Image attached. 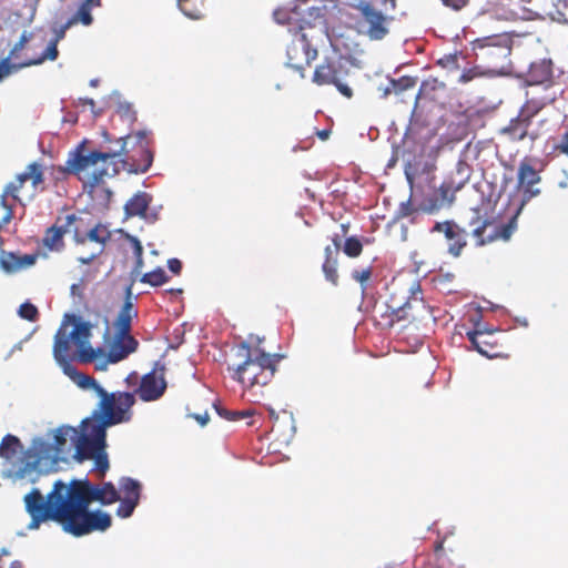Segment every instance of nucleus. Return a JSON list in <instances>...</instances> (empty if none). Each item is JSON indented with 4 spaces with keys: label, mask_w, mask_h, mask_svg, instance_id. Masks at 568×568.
Listing matches in <instances>:
<instances>
[{
    "label": "nucleus",
    "mask_w": 568,
    "mask_h": 568,
    "mask_svg": "<svg viewBox=\"0 0 568 568\" xmlns=\"http://www.w3.org/2000/svg\"><path fill=\"white\" fill-rule=\"evenodd\" d=\"M119 499V490L111 481L94 485L85 478L72 479L67 485L57 480L45 497L38 488L23 497L26 511L31 518L28 529L37 530L42 524L54 521L75 537L105 531L111 527V516L101 510L91 511L89 506L93 501L111 505Z\"/></svg>",
    "instance_id": "1"
},
{
    "label": "nucleus",
    "mask_w": 568,
    "mask_h": 568,
    "mask_svg": "<svg viewBox=\"0 0 568 568\" xmlns=\"http://www.w3.org/2000/svg\"><path fill=\"white\" fill-rule=\"evenodd\" d=\"M130 135L120 138L116 150L104 152L92 151L84 153L85 142H81L74 150L69 152L64 166L58 171L62 175H75L84 186L94 189L103 182L105 176H114L121 171L129 173H145L153 162V154L144 144V132H138V145L135 153L131 154L128 149Z\"/></svg>",
    "instance_id": "2"
},
{
    "label": "nucleus",
    "mask_w": 568,
    "mask_h": 568,
    "mask_svg": "<svg viewBox=\"0 0 568 568\" xmlns=\"http://www.w3.org/2000/svg\"><path fill=\"white\" fill-rule=\"evenodd\" d=\"M93 325L74 314H65L61 326L54 335L53 356L63 366L64 372L81 388L88 389L94 385L95 379L87 374L77 372L69 361L72 346L77 349V357L81 363H92L103 352L93 348L90 344Z\"/></svg>",
    "instance_id": "3"
},
{
    "label": "nucleus",
    "mask_w": 568,
    "mask_h": 568,
    "mask_svg": "<svg viewBox=\"0 0 568 568\" xmlns=\"http://www.w3.org/2000/svg\"><path fill=\"white\" fill-rule=\"evenodd\" d=\"M263 341L264 338L256 337L254 343L251 335L248 341L239 343L235 357L240 362L229 367L232 379L240 383L254 400L263 395L262 388L271 383L282 359L278 354L266 353L260 346Z\"/></svg>",
    "instance_id": "4"
},
{
    "label": "nucleus",
    "mask_w": 568,
    "mask_h": 568,
    "mask_svg": "<svg viewBox=\"0 0 568 568\" xmlns=\"http://www.w3.org/2000/svg\"><path fill=\"white\" fill-rule=\"evenodd\" d=\"M539 173L526 161H523L518 168V187L523 190V201L515 214L507 221L497 223L493 220H484L476 226L471 234L476 240L477 246H484L496 241L507 242L517 231V219L524 205L532 197L540 194L536 184L540 182Z\"/></svg>",
    "instance_id": "5"
},
{
    "label": "nucleus",
    "mask_w": 568,
    "mask_h": 568,
    "mask_svg": "<svg viewBox=\"0 0 568 568\" xmlns=\"http://www.w3.org/2000/svg\"><path fill=\"white\" fill-rule=\"evenodd\" d=\"M112 425L102 419L85 418L81 423V430L77 429V437L73 439L74 459L79 463L92 459L99 478H103L110 467L105 438L106 427Z\"/></svg>",
    "instance_id": "6"
},
{
    "label": "nucleus",
    "mask_w": 568,
    "mask_h": 568,
    "mask_svg": "<svg viewBox=\"0 0 568 568\" xmlns=\"http://www.w3.org/2000/svg\"><path fill=\"white\" fill-rule=\"evenodd\" d=\"M513 43L511 36L503 32L477 38L470 45L476 59L486 62L493 74H496L508 65Z\"/></svg>",
    "instance_id": "7"
},
{
    "label": "nucleus",
    "mask_w": 568,
    "mask_h": 568,
    "mask_svg": "<svg viewBox=\"0 0 568 568\" xmlns=\"http://www.w3.org/2000/svg\"><path fill=\"white\" fill-rule=\"evenodd\" d=\"M91 389L101 400L99 410H94L90 418L102 419L109 424H120L131 419V408L135 404L134 394L130 392L108 393L97 381Z\"/></svg>",
    "instance_id": "8"
},
{
    "label": "nucleus",
    "mask_w": 568,
    "mask_h": 568,
    "mask_svg": "<svg viewBox=\"0 0 568 568\" xmlns=\"http://www.w3.org/2000/svg\"><path fill=\"white\" fill-rule=\"evenodd\" d=\"M410 295L405 303L400 304L394 297L386 303V310L381 314V323L386 327H392L400 321H415L428 313L424 302L423 291L418 282H413L409 287Z\"/></svg>",
    "instance_id": "9"
},
{
    "label": "nucleus",
    "mask_w": 568,
    "mask_h": 568,
    "mask_svg": "<svg viewBox=\"0 0 568 568\" xmlns=\"http://www.w3.org/2000/svg\"><path fill=\"white\" fill-rule=\"evenodd\" d=\"M359 14L357 21L358 32L366 36L372 41H379L389 33V24L393 17L377 10L375 6L367 0H359L355 6Z\"/></svg>",
    "instance_id": "10"
},
{
    "label": "nucleus",
    "mask_w": 568,
    "mask_h": 568,
    "mask_svg": "<svg viewBox=\"0 0 568 568\" xmlns=\"http://www.w3.org/2000/svg\"><path fill=\"white\" fill-rule=\"evenodd\" d=\"M349 70L345 68L339 59H325L316 67L313 74V82L317 85H334L346 99L354 95L353 89L345 82Z\"/></svg>",
    "instance_id": "11"
},
{
    "label": "nucleus",
    "mask_w": 568,
    "mask_h": 568,
    "mask_svg": "<svg viewBox=\"0 0 568 568\" xmlns=\"http://www.w3.org/2000/svg\"><path fill=\"white\" fill-rule=\"evenodd\" d=\"M430 233H442L447 243V253L458 258L468 244V233L454 220L436 222L430 229Z\"/></svg>",
    "instance_id": "12"
},
{
    "label": "nucleus",
    "mask_w": 568,
    "mask_h": 568,
    "mask_svg": "<svg viewBox=\"0 0 568 568\" xmlns=\"http://www.w3.org/2000/svg\"><path fill=\"white\" fill-rule=\"evenodd\" d=\"M483 11L495 19L506 21L526 19L528 14L523 0H486Z\"/></svg>",
    "instance_id": "13"
},
{
    "label": "nucleus",
    "mask_w": 568,
    "mask_h": 568,
    "mask_svg": "<svg viewBox=\"0 0 568 568\" xmlns=\"http://www.w3.org/2000/svg\"><path fill=\"white\" fill-rule=\"evenodd\" d=\"M471 172V166L465 160H459L456 163L455 170L438 189L442 199L449 204L453 203L455 194L469 182Z\"/></svg>",
    "instance_id": "14"
},
{
    "label": "nucleus",
    "mask_w": 568,
    "mask_h": 568,
    "mask_svg": "<svg viewBox=\"0 0 568 568\" xmlns=\"http://www.w3.org/2000/svg\"><path fill=\"white\" fill-rule=\"evenodd\" d=\"M166 389V381L163 369H152L144 374L139 383V386L132 394H136L143 402H154L160 399Z\"/></svg>",
    "instance_id": "15"
},
{
    "label": "nucleus",
    "mask_w": 568,
    "mask_h": 568,
    "mask_svg": "<svg viewBox=\"0 0 568 568\" xmlns=\"http://www.w3.org/2000/svg\"><path fill=\"white\" fill-rule=\"evenodd\" d=\"M497 333H500V331L475 329L467 332V338L479 354L488 358H495L503 354V345L496 336Z\"/></svg>",
    "instance_id": "16"
},
{
    "label": "nucleus",
    "mask_w": 568,
    "mask_h": 568,
    "mask_svg": "<svg viewBox=\"0 0 568 568\" xmlns=\"http://www.w3.org/2000/svg\"><path fill=\"white\" fill-rule=\"evenodd\" d=\"M316 57L317 50L311 47L304 33L298 34L287 49V64L300 72L305 69V65H310Z\"/></svg>",
    "instance_id": "17"
},
{
    "label": "nucleus",
    "mask_w": 568,
    "mask_h": 568,
    "mask_svg": "<svg viewBox=\"0 0 568 568\" xmlns=\"http://www.w3.org/2000/svg\"><path fill=\"white\" fill-rule=\"evenodd\" d=\"M139 342L131 334L114 333L109 345L108 362L115 364L138 349Z\"/></svg>",
    "instance_id": "18"
},
{
    "label": "nucleus",
    "mask_w": 568,
    "mask_h": 568,
    "mask_svg": "<svg viewBox=\"0 0 568 568\" xmlns=\"http://www.w3.org/2000/svg\"><path fill=\"white\" fill-rule=\"evenodd\" d=\"M138 316V310L132 302V288L128 286L125 290V300L114 320V333L131 334L132 320Z\"/></svg>",
    "instance_id": "19"
},
{
    "label": "nucleus",
    "mask_w": 568,
    "mask_h": 568,
    "mask_svg": "<svg viewBox=\"0 0 568 568\" xmlns=\"http://www.w3.org/2000/svg\"><path fill=\"white\" fill-rule=\"evenodd\" d=\"M111 240V232L106 225L98 222L91 224L88 230H75L74 231V243L84 244L85 242H94L100 245L99 248L104 251V246Z\"/></svg>",
    "instance_id": "20"
},
{
    "label": "nucleus",
    "mask_w": 568,
    "mask_h": 568,
    "mask_svg": "<svg viewBox=\"0 0 568 568\" xmlns=\"http://www.w3.org/2000/svg\"><path fill=\"white\" fill-rule=\"evenodd\" d=\"M38 253L20 254L14 252L3 253L0 258L1 267L9 273H16L36 264Z\"/></svg>",
    "instance_id": "21"
},
{
    "label": "nucleus",
    "mask_w": 568,
    "mask_h": 568,
    "mask_svg": "<svg viewBox=\"0 0 568 568\" xmlns=\"http://www.w3.org/2000/svg\"><path fill=\"white\" fill-rule=\"evenodd\" d=\"M554 77L551 60L541 59L530 64L527 72V82L530 85L550 83Z\"/></svg>",
    "instance_id": "22"
},
{
    "label": "nucleus",
    "mask_w": 568,
    "mask_h": 568,
    "mask_svg": "<svg viewBox=\"0 0 568 568\" xmlns=\"http://www.w3.org/2000/svg\"><path fill=\"white\" fill-rule=\"evenodd\" d=\"M71 27L72 26H69V20H68L63 26H61L59 29L54 30V38L52 40H50L47 49L41 54L32 57L33 58L32 63H37L39 65V64H42L43 62H45L47 60H50V61L57 60V58L59 55L58 43L65 37L67 30Z\"/></svg>",
    "instance_id": "23"
},
{
    "label": "nucleus",
    "mask_w": 568,
    "mask_h": 568,
    "mask_svg": "<svg viewBox=\"0 0 568 568\" xmlns=\"http://www.w3.org/2000/svg\"><path fill=\"white\" fill-rule=\"evenodd\" d=\"M67 233H69V229L64 224L52 225L45 231L42 243L50 251L61 252L65 246L63 236Z\"/></svg>",
    "instance_id": "24"
},
{
    "label": "nucleus",
    "mask_w": 568,
    "mask_h": 568,
    "mask_svg": "<svg viewBox=\"0 0 568 568\" xmlns=\"http://www.w3.org/2000/svg\"><path fill=\"white\" fill-rule=\"evenodd\" d=\"M151 196L145 192H138L124 205L126 217L144 216L151 202Z\"/></svg>",
    "instance_id": "25"
},
{
    "label": "nucleus",
    "mask_w": 568,
    "mask_h": 568,
    "mask_svg": "<svg viewBox=\"0 0 568 568\" xmlns=\"http://www.w3.org/2000/svg\"><path fill=\"white\" fill-rule=\"evenodd\" d=\"M531 121L518 113L517 118L513 119L509 124L504 129V132L509 134L515 140H524L528 135V128Z\"/></svg>",
    "instance_id": "26"
},
{
    "label": "nucleus",
    "mask_w": 568,
    "mask_h": 568,
    "mask_svg": "<svg viewBox=\"0 0 568 568\" xmlns=\"http://www.w3.org/2000/svg\"><path fill=\"white\" fill-rule=\"evenodd\" d=\"M74 437H77V428L72 426H61L55 430L54 434V448L57 454H63L67 449L68 439L73 442Z\"/></svg>",
    "instance_id": "27"
},
{
    "label": "nucleus",
    "mask_w": 568,
    "mask_h": 568,
    "mask_svg": "<svg viewBox=\"0 0 568 568\" xmlns=\"http://www.w3.org/2000/svg\"><path fill=\"white\" fill-rule=\"evenodd\" d=\"M10 61H11L10 58H8V57L0 61V82L6 77H8L9 74H11L14 71H18V70H21L24 68H29L32 65H38L37 63H31V62H33L32 57L31 58L26 57L23 60H21L19 62L10 63Z\"/></svg>",
    "instance_id": "28"
},
{
    "label": "nucleus",
    "mask_w": 568,
    "mask_h": 568,
    "mask_svg": "<svg viewBox=\"0 0 568 568\" xmlns=\"http://www.w3.org/2000/svg\"><path fill=\"white\" fill-rule=\"evenodd\" d=\"M20 448H22L20 439L17 436L8 434L2 438L0 444V457L10 459L18 454Z\"/></svg>",
    "instance_id": "29"
},
{
    "label": "nucleus",
    "mask_w": 568,
    "mask_h": 568,
    "mask_svg": "<svg viewBox=\"0 0 568 568\" xmlns=\"http://www.w3.org/2000/svg\"><path fill=\"white\" fill-rule=\"evenodd\" d=\"M120 490L124 498L140 500L141 485L138 480L130 477H123L120 480Z\"/></svg>",
    "instance_id": "30"
},
{
    "label": "nucleus",
    "mask_w": 568,
    "mask_h": 568,
    "mask_svg": "<svg viewBox=\"0 0 568 568\" xmlns=\"http://www.w3.org/2000/svg\"><path fill=\"white\" fill-rule=\"evenodd\" d=\"M33 39V32L23 31L19 38V40L14 43V45L9 51L8 58L12 61L20 60L22 58V51L27 49L28 43Z\"/></svg>",
    "instance_id": "31"
},
{
    "label": "nucleus",
    "mask_w": 568,
    "mask_h": 568,
    "mask_svg": "<svg viewBox=\"0 0 568 568\" xmlns=\"http://www.w3.org/2000/svg\"><path fill=\"white\" fill-rule=\"evenodd\" d=\"M493 75L489 69H483L480 65L464 69L458 78V83L466 84L475 79Z\"/></svg>",
    "instance_id": "32"
},
{
    "label": "nucleus",
    "mask_w": 568,
    "mask_h": 568,
    "mask_svg": "<svg viewBox=\"0 0 568 568\" xmlns=\"http://www.w3.org/2000/svg\"><path fill=\"white\" fill-rule=\"evenodd\" d=\"M65 227L74 235L75 230H88L91 222L83 214H69L65 216Z\"/></svg>",
    "instance_id": "33"
},
{
    "label": "nucleus",
    "mask_w": 568,
    "mask_h": 568,
    "mask_svg": "<svg viewBox=\"0 0 568 568\" xmlns=\"http://www.w3.org/2000/svg\"><path fill=\"white\" fill-rule=\"evenodd\" d=\"M91 8L88 4L81 3L78 11L69 19V26H74L77 23H82L83 26H90L93 22V17L91 14Z\"/></svg>",
    "instance_id": "34"
},
{
    "label": "nucleus",
    "mask_w": 568,
    "mask_h": 568,
    "mask_svg": "<svg viewBox=\"0 0 568 568\" xmlns=\"http://www.w3.org/2000/svg\"><path fill=\"white\" fill-rule=\"evenodd\" d=\"M140 281L151 286H160L169 281V276L163 268L158 267L152 272L143 274Z\"/></svg>",
    "instance_id": "35"
},
{
    "label": "nucleus",
    "mask_w": 568,
    "mask_h": 568,
    "mask_svg": "<svg viewBox=\"0 0 568 568\" xmlns=\"http://www.w3.org/2000/svg\"><path fill=\"white\" fill-rule=\"evenodd\" d=\"M338 258L337 260H324L322 264V271L324 273L325 280L329 282L332 285L337 286L338 285Z\"/></svg>",
    "instance_id": "36"
},
{
    "label": "nucleus",
    "mask_w": 568,
    "mask_h": 568,
    "mask_svg": "<svg viewBox=\"0 0 568 568\" xmlns=\"http://www.w3.org/2000/svg\"><path fill=\"white\" fill-rule=\"evenodd\" d=\"M545 105L546 103L541 100L530 99L525 102L519 113L531 121L532 118L536 116L545 108Z\"/></svg>",
    "instance_id": "37"
},
{
    "label": "nucleus",
    "mask_w": 568,
    "mask_h": 568,
    "mask_svg": "<svg viewBox=\"0 0 568 568\" xmlns=\"http://www.w3.org/2000/svg\"><path fill=\"white\" fill-rule=\"evenodd\" d=\"M462 57V52H454L444 54L442 58L437 60V65L442 67L443 69L454 72L460 69L459 64V58Z\"/></svg>",
    "instance_id": "38"
},
{
    "label": "nucleus",
    "mask_w": 568,
    "mask_h": 568,
    "mask_svg": "<svg viewBox=\"0 0 568 568\" xmlns=\"http://www.w3.org/2000/svg\"><path fill=\"white\" fill-rule=\"evenodd\" d=\"M343 252L351 258L358 257L363 252V243L356 236L346 237Z\"/></svg>",
    "instance_id": "39"
},
{
    "label": "nucleus",
    "mask_w": 568,
    "mask_h": 568,
    "mask_svg": "<svg viewBox=\"0 0 568 568\" xmlns=\"http://www.w3.org/2000/svg\"><path fill=\"white\" fill-rule=\"evenodd\" d=\"M444 202L445 201L442 197L438 199L437 196H428V197L423 199L418 203V206H419L420 212L427 213V214H434V213H437L442 209Z\"/></svg>",
    "instance_id": "40"
},
{
    "label": "nucleus",
    "mask_w": 568,
    "mask_h": 568,
    "mask_svg": "<svg viewBox=\"0 0 568 568\" xmlns=\"http://www.w3.org/2000/svg\"><path fill=\"white\" fill-rule=\"evenodd\" d=\"M118 501H120V505L116 508V515L121 518H129L139 504L138 499H130L121 496Z\"/></svg>",
    "instance_id": "41"
},
{
    "label": "nucleus",
    "mask_w": 568,
    "mask_h": 568,
    "mask_svg": "<svg viewBox=\"0 0 568 568\" xmlns=\"http://www.w3.org/2000/svg\"><path fill=\"white\" fill-rule=\"evenodd\" d=\"M217 414L227 420H241L253 415L252 410H229L223 407H216Z\"/></svg>",
    "instance_id": "42"
},
{
    "label": "nucleus",
    "mask_w": 568,
    "mask_h": 568,
    "mask_svg": "<svg viewBox=\"0 0 568 568\" xmlns=\"http://www.w3.org/2000/svg\"><path fill=\"white\" fill-rule=\"evenodd\" d=\"M18 313L22 318L28 320L30 322H34L39 317L38 308L29 302L21 304Z\"/></svg>",
    "instance_id": "43"
},
{
    "label": "nucleus",
    "mask_w": 568,
    "mask_h": 568,
    "mask_svg": "<svg viewBox=\"0 0 568 568\" xmlns=\"http://www.w3.org/2000/svg\"><path fill=\"white\" fill-rule=\"evenodd\" d=\"M372 274H373L372 266H367L363 270H354L352 272V278L354 281L358 282L362 285L363 290H365V285L372 277Z\"/></svg>",
    "instance_id": "44"
},
{
    "label": "nucleus",
    "mask_w": 568,
    "mask_h": 568,
    "mask_svg": "<svg viewBox=\"0 0 568 568\" xmlns=\"http://www.w3.org/2000/svg\"><path fill=\"white\" fill-rule=\"evenodd\" d=\"M126 240L130 242L133 251V255L136 258V264L140 266L142 264V255H143V246L138 237L126 234Z\"/></svg>",
    "instance_id": "45"
},
{
    "label": "nucleus",
    "mask_w": 568,
    "mask_h": 568,
    "mask_svg": "<svg viewBox=\"0 0 568 568\" xmlns=\"http://www.w3.org/2000/svg\"><path fill=\"white\" fill-rule=\"evenodd\" d=\"M437 88H444V83L437 79H428L422 82L419 88V94H426L429 91H435Z\"/></svg>",
    "instance_id": "46"
},
{
    "label": "nucleus",
    "mask_w": 568,
    "mask_h": 568,
    "mask_svg": "<svg viewBox=\"0 0 568 568\" xmlns=\"http://www.w3.org/2000/svg\"><path fill=\"white\" fill-rule=\"evenodd\" d=\"M420 212L419 206H415L410 201H407L406 203H402L399 207V215L402 217H407L414 214H417Z\"/></svg>",
    "instance_id": "47"
},
{
    "label": "nucleus",
    "mask_w": 568,
    "mask_h": 568,
    "mask_svg": "<svg viewBox=\"0 0 568 568\" xmlns=\"http://www.w3.org/2000/svg\"><path fill=\"white\" fill-rule=\"evenodd\" d=\"M415 84H416V80L414 78H410V77H402L398 81L394 82V85L399 91H405V90H408L410 88H414Z\"/></svg>",
    "instance_id": "48"
},
{
    "label": "nucleus",
    "mask_w": 568,
    "mask_h": 568,
    "mask_svg": "<svg viewBox=\"0 0 568 568\" xmlns=\"http://www.w3.org/2000/svg\"><path fill=\"white\" fill-rule=\"evenodd\" d=\"M469 0H442V2L448 7V8H452L453 10H460L463 9L465 6H467Z\"/></svg>",
    "instance_id": "49"
},
{
    "label": "nucleus",
    "mask_w": 568,
    "mask_h": 568,
    "mask_svg": "<svg viewBox=\"0 0 568 568\" xmlns=\"http://www.w3.org/2000/svg\"><path fill=\"white\" fill-rule=\"evenodd\" d=\"M102 248H99L97 252L91 253L88 256H79L77 261L82 265H89L91 264L98 256L102 254Z\"/></svg>",
    "instance_id": "50"
},
{
    "label": "nucleus",
    "mask_w": 568,
    "mask_h": 568,
    "mask_svg": "<svg viewBox=\"0 0 568 568\" xmlns=\"http://www.w3.org/2000/svg\"><path fill=\"white\" fill-rule=\"evenodd\" d=\"M555 149L568 156V130L562 134L560 142L555 146Z\"/></svg>",
    "instance_id": "51"
},
{
    "label": "nucleus",
    "mask_w": 568,
    "mask_h": 568,
    "mask_svg": "<svg viewBox=\"0 0 568 568\" xmlns=\"http://www.w3.org/2000/svg\"><path fill=\"white\" fill-rule=\"evenodd\" d=\"M168 267H169V270H170L172 273H174V274L179 275V274L181 273V270H182V263H181V261H180V260H178V258H170V260L168 261Z\"/></svg>",
    "instance_id": "52"
},
{
    "label": "nucleus",
    "mask_w": 568,
    "mask_h": 568,
    "mask_svg": "<svg viewBox=\"0 0 568 568\" xmlns=\"http://www.w3.org/2000/svg\"><path fill=\"white\" fill-rule=\"evenodd\" d=\"M339 251L336 247L327 245L324 248V260H337Z\"/></svg>",
    "instance_id": "53"
},
{
    "label": "nucleus",
    "mask_w": 568,
    "mask_h": 568,
    "mask_svg": "<svg viewBox=\"0 0 568 568\" xmlns=\"http://www.w3.org/2000/svg\"><path fill=\"white\" fill-rule=\"evenodd\" d=\"M140 379L141 377L139 376V374L136 372H132L131 374L128 375L125 382L129 386H139Z\"/></svg>",
    "instance_id": "54"
},
{
    "label": "nucleus",
    "mask_w": 568,
    "mask_h": 568,
    "mask_svg": "<svg viewBox=\"0 0 568 568\" xmlns=\"http://www.w3.org/2000/svg\"><path fill=\"white\" fill-rule=\"evenodd\" d=\"M285 16H286V12L282 11V10H276V11L274 12V18H275V20H276L278 23H282V24L286 23V17H285Z\"/></svg>",
    "instance_id": "55"
},
{
    "label": "nucleus",
    "mask_w": 568,
    "mask_h": 568,
    "mask_svg": "<svg viewBox=\"0 0 568 568\" xmlns=\"http://www.w3.org/2000/svg\"><path fill=\"white\" fill-rule=\"evenodd\" d=\"M123 116H126L129 120H135V112L132 111L129 104L123 105Z\"/></svg>",
    "instance_id": "56"
},
{
    "label": "nucleus",
    "mask_w": 568,
    "mask_h": 568,
    "mask_svg": "<svg viewBox=\"0 0 568 568\" xmlns=\"http://www.w3.org/2000/svg\"><path fill=\"white\" fill-rule=\"evenodd\" d=\"M194 418L199 422L201 426H205L210 419L206 413L204 415H195Z\"/></svg>",
    "instance_id": "57"
},
{
    "label": "nucleus",
    "mask_w": 568,
    "mask_h": 568,
    "mask_svg": "<svg viewBox=\"0 0 568 568\" xmlns=\"http://www.w3.org/2000/svg\"><path fill=\"white\" fill-rule=\"evenodd\" d=\"M108 364H111L108 362V357L104 361L95 363V369L97 371H105L108 367Z\"/></svg>",
    "instance_id": "58"
},
{
    "label": "nucleus",
    "mask_w": 568,
    "mask_h": 568,
    "mask_svg": "<svg viewBox=\"0 0 568 568\" xmlns=\"http://www.w3.org/2000/svg\"><path fill=\"white\" fill-rule=\"evenodd\" d=\"M80 102L82 105H89L91 108V110H93V108L95 106V102L91 98L80 99Z\"/></svg>",
    "instance_id": "59"
},
{
    "label": "nucleus",
    "mask_w": 568,
    "mask_h": 568,
    "mask_svg": "<svg viewBox=\"0 0 568 568\" xmlns=\"http://www.w3.org/2000/svg\"><path fill=\"white\" fill-rule=\"evenodd\" d=\"M102 0H84L82 3L88 4L89 8L100 7Z\"/></svg>",
    "instance_id": "60"
},
{
    "label": "nucleus",
    "mask_w": 568,
    "mask_h": 568,
    "mask_svg": "<svg viewBox=\"0 0 568 568\" xmlns=\"http://www.w3.org/2000/svg\"><path fill=\"white\" fill-rule=\"evenodd\" d=\"M332 242H333V247H336L338 251L341 248V236L339 234H335L333 237H332Z\"/></svg>",
    "instance_id": "61"
},
{
    "label": "nucleus",
    "mask_w": 568,
    "mask_h": 568,
    "mask_svg": "<svg viewBox=\"0 0 568 568\" xmlns=\"http://www.w3.org/2000/svg\"><path fill=\"white\" fill-rule=\"evenodd\" d=\"M317 134H318L321 140H326L328 138V135H329V131L323 130V131H320Z\"/></svg>",
    "instance_id": "62"
},
{
    "label": "nucleus",
    "mask_w": 568,
    "mask_h": 568,
    "mask_svg": "<svg viewBox=\"0 0 568 568\" xmlns=\"http://www.w3.org/2000/svg\"><path fill=\"white\" fill-rule=\"evenodd\" d=\"M342 230H343V234H346L347 230H348V225L342 224Z\"/></svg>",
    "instance_id": "63"
},
{
    "label": "nucleus",
    "mask_w": 568,
    "mask_h": 568,
    "mask_svg": "<svg viewBox=\"0 0 568 568\" xmlns=\"http://www.w3.org/2000/svg\"><path fill=\"white\" fill-rule=\"evenodd\" d=\"M389 3H390V8H392V9H395V7H396V1H395V0H389Z\"/></svg>",
    "instance_id": "64"
}]
</instances>
